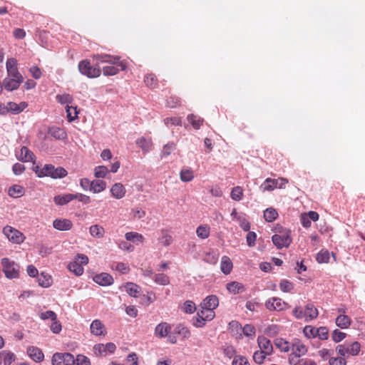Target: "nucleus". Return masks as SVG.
Returning a JSON list of instances; mask_svg holds the SVG:
<instances>
[{
	"instance_id": "nucleus-63",
	"label": "nucleus",
	"mask_w": 365,
	"mask_h": 365,
	"mask_svg": "<svg viewBox=\"0 0 365 365\" xmlns=\"http://www.w3.org/2000/svg\"><path fill=\"white\" fill-rule=\"evenodd\" d=\"M316 330H317V329L312 326H306L304 328L303 332L305 336H307V338H314L316 337Z\"/></svg>"
},
{
	"instance_id": "nucleus-11",
	"label": "nucleus",
	"mask_w": 365,
	"mask_h": 365,
	"mask_svg": "<svg viewBox=\"0 0 365 365\" xmlns=\"http://www.w3.org/2000/svg\"><path fill=\"white\" fill-rule=\"evenodd\" d=\"M52 365H74V356L70 353H55L51 359Z\"/></svg>"
},
{
	"instance_id": "nucleus-52",
	"label": "nucleus",
	"mask_w": 365,
	"mask_h": 365,
	"mask_svg": "<svg viewBox=\"0 0 365 365\" xmlns=\"http://www.w3.org/2000/svg\"><path fill=\"white\" fill-rule=\"evenodd\" d=\"M176 149V145L174 143H168L164 145L161 151V158L168 157Z\"/></svg>"
},
{
	"instance_id": "nucleus-29",
	"label": "nucleus",
	"mask_w": 365,
	"mask_h": 365,
	"mask_svg": "<svg viewBox=\"0 0 365 365\" xmlns=\"http://www.w3.org/2000/svg\"><path fill=\"white\" fill-rule=\"evenodd\" d=\"M105 229L100 225H93L89 227L90 235L95 238H102L105 235Z\"/></svg>"
},
{
	"instance_id": "nucleus-62",
	"label": "nucleus",
	"mask_w": 365,
	"mask_h": 365,
	"mask_svg": "<svg viewBox=\"0 0 365 365\" xmlns=\"http://www.w3.org/2000/svg\"><path fill=\"white\" fill-rule=\"evenodd\" d=\"M289 362L292 365H307L308 361L305 359H300V357L289 356Z\"/></svg>"
},
{
	"instance_id": "nucleus-44",
	"label": "nucleus",
	"mask_w": 365,
	"mask_h": 365,
	"mask_svg": "<svg viewBox=\"0 0 365 365\" xmlns=\"http://www.w3.org/2000/svg\"><path fill=\"white\" fill-rule=\"evenodd\" d=\"M125 291L126 292L133 297H137L138 294L139 293V286L137 284L132 283V282H128L125 285Z\"/></svg>"
},
{
	"instance_id": "nucleus-38",
	"label": "nucleus",
	"mask_w": 365,
	"mask_h": 365,
	"mask_svg": "<svg viewBox=\"0 0 365 365\" xmlns=\"http://www.w3.org/2000/svg\"><path fill=\"white\" fill-rule=\"evenodd\" d=\"M1 359L4 362V365H11L16 359L14 354L10 351H1Z\"/></svg>"
},
{
	"instance_id": "nucleus-42",
	"label": "nucleus",
	"mask_w": 365,
	"mask_h": 365,
	"mask_svg": "<svg viewBox=\"0 0 365 365\" xmlns=\"http://www.w3.org/2000/svg\"><path fill=\"white\" fill-rule=\"evenodd\" d=\"M144 82L145 85L150 88H156L158 83L157 77L153 73L147 74L145 76Z\"/></svg>"
},
{
	"instance_id": "nucleus-35",
	"label": "nucleus",
	"mask_w": 365,
	"mask_h": 365,
	"mask_svg": "<svg viewBox=\"0 0 365 365\" xmlns=\"http://www.w3.org/2000/svg\"><path fill=\"white\" fill-rule=\"evenodd\" d=\"M25 193L24 188L19 185H14L11 186L8 191V194L10 197L17 198L23 196Z\"/></svg>"
},
{
	"instance_id": "nucleus-61",
	"label": "nucleus",
	"mask_w": 365,
	"mask_h": 365,
	"mask_svg": "<svg viewBox=\"0 0 365 365\" xmlns=\"http://www.w3.org/2000/svg\"><path fill=\"white\" fill-rule=\"evenodd\" d=\"M74 365H90L91 364L89 359L81 354L77 355L76 359H74Z\"/></svg>"
},
{
	"instance_id": "nucleus-36",
	"label": "nucleus",
	"mask_w": 365,
	"mask_h": 365,
	"mask_svg": "<svg viewBox=\"0 0 365 365\" xmlns=\"http://www.w3.org/2000/svg\"><path fill=\"white\" fill-rule=\"evenodd\" d=\"M125 237L126 240L131 241L137 245L142 243L144 241V237L141 234L135 232H129L125 233Z\"/></svg>"
},
{
	"instance_id": "nucleus-45",
	"label": "nucleus",
	"mask_w": 365,
	"mask_h": 365,
	"mask_svg": "<svg viewBox=\"0 0 365 365\" xmlns=\"http://www.w3.org/2000/svg\"><path fill=\"white\" fill-rule=\"evenodd\" d=\"M50 133L51 135L58 140H63L66 138V131L58 127H53L50 129Z\"/></svg>"
},
{
	"instance_id": "nucleus-3",
	"label": "nucleus",
	"mask_w": 365,
	"mask_h": 365,
	"mask_svg": "<svg viewBox=\"0 0 365 365\" xmlns=\"http://www.w3.org/2000/svg\"><path fill=\"white\" fill-rule=\"evenodd\" d=\"M2 270L5 277L8 279H18L20 276V267L14 261L7 257L2 258L1 260Z\"/></svg>"
},
{
	"instance_id": "nucleus-26",
	"label": "nucleus",
	"mask_w": 365,
	"mask_h": 365,
	"mask_svg": "<svg viewBox=\"0 0 365 365\" xmlns=\"http://www.w3.org/2000/svg\"><path fill=\"white\" fill-rule=\"evenodd\" d=\"M175 336L176 334L180 336L182 339H188L191 336V332L190 329L182 324H178L173 332Z\"/></svg>"
},
{
	"instance_id": "nucleus-28",
	"label": "nucleus",
	"mask_w": 365,
	"mask_h": 365,
	"mask_svg": "<svg viewBox=\"0 0 365 365\" xmlns=\"http://www.w3.org/2000/svg\"><path fill=\"white\" fill-rule=\"evenodd\" d=\"M227 289L233 294H237L245 291L244 285L238 282H232L227 284Z\"/></svg>"
},
{
	"instance_id": "nucleus-12",
	"label": "nucleus",
	"mask_w": 365,
	"mask_h": 365,
	"mask_svg": "<svg viewBox=\"0 0 365 365\" xmlns=\"http://www.w3.org/2000/svg\"><path fill=\"white\" fill-rule=\"evenodd\" d=\"M265 307L269 311H283L287 309L289 306L287 302L279 297H272L265 302Z\"/></svg>"
},
{
	"instance_id": "nucleus-49",
	"label": "nucleus",
	"mask_w": 365,
	"mask_h": 365,
	"mask_svg": "<svg viewBox=\"0 0 365 365\" xmlns=\"http://www.w3.org/2000/svg\"><path fill=\"white\" fill-rule=\"evenodd\" d=\"M294 287V284L288 279H282L279 282V288L283 292H291Z\"/></svg>"
},
{
	"instance_id": "nucleus-17",
	"label": "nucleus",
	"mask_w": 365,
	"mask_h": 365,
	"mask_svg": "<svg viewBox=\"0 0 365 365\" xmlns=\"http://www.w3.org/2000/svg\"><path fill=\"white\" fill-rule=\"evenodd\" d=\"M91 332L95 336H105L106 329L103 324L98 319L93 320L90 327Z\"/></svg>"
},
{
	"instance_id": "nucleus-54",
	"label": "nucleus",
	"mask_w": 365,
	"mask_h": 365,
	"mask_svg": "<svg viewBox=\"0 0 365 365\" xmlns=\"http://www.w3.org/2000/svg\"><path fill=\"white\" fill-rule=\"evenodd\" d=\"M277 216V212L273 208H268L264 212V217L267 222L274 221Z\"/></svg>"
},
{
	"instance_id": "nucleus-56",
	"label": "nucleus",
	"mask_w": 365,
	"mask_h": 365,
	"mask_svg": "<svg viewBox=\"0 0 365 365\" xmlns=\"http://www.w3.org/2000/svg\"><path fill=\"white\" fill-rule=\"evenodd\" d=\"M182 309L184 312L187 314H192L196 310V307L195 303L192 301L187 300L182 307Z\"/></svg>"
},
{
	"instance_id": "nucleus-27",
	"label": "nucleus",
	"mask_w": 365,
	"mask_h": 365,
	"mask_svg": "<svg viewBox=\"0 0 365 365\" xmlns=\"http://www.w3.org/2000/svg\"><path fill=\"white\" fill-rule=\"evenodd\" d=\"M274 345L280 351L289 352L291 351L292 342H289L282 338H277L274 340Z\"/></svg>"
},
{
	"instance_id": "nucleus-47",
	"label": "nucleus",
	"mask_w": 365,
	"mask_h": 365,
	"mask_svg": "<svg viewBox=\"0 0 365 365\" xmlns=\"http://www.w3.org/2000/svg\"><path fill=\"white\" fill-rule=\"evenodd\" d=\"M38 284L43 287H49L52 284V279L50 275L45 274L43 272L38 279Z\"/></svg>"
},
{
	"instance_id": "nucleus-30",
	"label": "nucleus",
	"mask_w": 365,
	"mask_h": 365,
	"mask_svg": "<svg viewBox=\"0 0 365 365\" xmlns=\"http://www.w3.org/2000/svg\"><path fill=\"white\" fill-rule=\"evenodd\" d=\"M194 172L190 168H183L180 173V178L181 181L187 182L194 179Z\"/></svg>"
},
{
	"instance_id": "nucleus-41",
	"label": "nucleus",
	"mask_w": 365,
	"mask_h": 365,
	"mask_svg": "<svg viewBox=\"0 0 365 365\" xmlns=\"http://www.w3.org/2000/svg\"><path fill=\"white\" fill-rule=\"evenodd\" d=\"M153 280L156 284L164 286L169 284L170 282V277L163 273L155 274Z\"/></svg>"
},
{
	"instance_id": "nucleus-37",
	"label": "nucleus",
	"mask_w": 365,
	"mask_h": 365,
	"mask_svg": "<svg viewBox=\"0 0 365 365\" xmlns=\"http://www.w3.org/2000/svg\"><path fill=\"white\" fill-rule=\"evenodd\" d=\"M106 188V182L102 180H93L91 191L93 193H99Z\"/></svg>"
},
{
	"instance_id": "nucleus-40",
	"label": "nucleus",
	"mask_w": 365,
	"mask_h": 365,
	"mask_svg": "<svg viewBox=\"0 0 365 365\" xmlns=\"http://www.w3.org/2000/svg\"><path fill=\"white\" fill-rule=\"evenodd\" d=\"M161 237L159 242L164 246H169L173 242V237L167 230L163 229L160 231Z\"/></svg>"
},
{
	"instance_id": "nucleus-31",
	"label": "nucleus",
	"mask_w": 365,
	"mask_h": 365,
	"mask_svg": "<svg viewBox=\"0 0 365 365\" xmlns=\"http://www.w3.org/2000/svg\"><path fill=\"white\" fill-rule=\"evenodd\" d=\"M19 159L25 162H34L35 155L27 147L23 146L21 149Z\"/></svg>"
},
{
	"instance_id": "nucleus-34",
	"label": "nucleus",
	"mask_w": 365,
	"mask_h": 365,
	"mask_svg": "<svg viewBox=\"0 0 365 365\" xmlns=\"http://www.w3.org/2000/svg\"><path fill=\"white\" fill-rule=\"evenodd\" d=\"M335 322L341 329H346L351 324V319L347 315L341 314L336 318Z\"/></svg>"
},
{
	"instance_id": "nucleus-7",
	"label": "nucleus",
	"mask_w": 365,
	"mask_h": 365,
	"mask_svg": "<svg viewBox=\"0 0 365 365\" xmlns=\"http://www.w3.org/2000/svg\"><path fill=\"white\" fill-rule=\"evenodd\" d=\"M78 71L83 75L89 78H94L99 77L101 73V69L98 66H93L90 61L83 60L78 63Z\"/></svg>"
},
{
	"instance_id": "nucleus-23",
	"label": "nucleus",
	"mask_w": 365,
	"mask_h": 365,
	"mask_svg": "<svg viewBox=\"0 0 365 365\" xmlns=\"http://www.w3.org/2000/svg\"><path fill=\"white\" fill-rule=\"evenodd\" d=\"M75 194L68 193L63 195H56L53 201L57 205L63 206L76 199Z\"/></svg>"
},
{
	"instance_id": "nucleus-6",
	"label": "nucleus",
	"mask_w": 365,
	"mask_h": 365,
	"mask_svg": "<svg viewBox=\"0 0 365 365\" xmlns=\"http://www.w3.org/2000/svg\"><path fill=\"white\" fill-rule=\"evenodd\" d=\"M361 349V345L358 341L351 343L345 342L336 346V351L343 357H349L351 356H356Z\"/></svg>"
},
{
	"instance_id": "nucleus-14",
	"label": "nucleus",
	"mask_w": 365,
	"mask_h": 365,
	"mask_svg": "<svg viewBox=\"0 0 365 365\" xmlns=\"http://www.w3.org/2000/svg\"><path fill=\"white\" fill-rule=\"evenodd\" d=\"M93 281L101 286H109L113 284L114 279L113 277L106 272H103L98 274H96L93 277Z\"/></svg>"
},
{
	"instance_id": "nucleus-55",
	"label": "nucleus",
	"mask_w": 365,
	"mask_h": 365,
	"mask_svg": "<svg viewBox=\"0 0 365 365\" xmlns=\"http://www.w3.org/2000/svg\"><path fill=\"white\" fill-rule=\"evenodd\" d=\"M231 198L236 201H240L243 196V190L241 187L237 186L232 188L230 193Z\"/></svg>"
},
{
	"instance_id": "nucleus-60",
	"label": "nucleus",
	"mask_w": 365,
	"mask_h": 365,
	"mask_svg": "<svg viewBox=\"0 0 365 365\" xmlns=\"http://www.w3.org/2000/svg\"><path fill=\"white\" fill-rule=\"evenodd\" d=\"M242 332L246 336L254 337L255 336L256 329L254 326L251 324H246L242 328Z\"/></svg>"
},
{
	"instance_id": "nucleus-32",
	"label": "nucleus",
	"mask_w": 365,
	"mask_h": 365,
	"mask_svg": "<svg viewBox=\"0 0 365 365\" xmlns=\"http://www.w3.org/2000/svg\"><path fill=\"white\" fill-rule=\"evenodd\" d=\"M68 269L76 276L82 275L84 272L83 266L76 259L68 264Z\"/></svg>"
},
{
	"instance_id": "nucleus-2",
	"label": "nucleus",
	"mask_w": 365,
	"mask_h": 365,
	"mask_svg": "<svg viewBox=\"0 0 365 365\" xmlns=\"http://www.w3.org/2000/svg\"><path fill=\"white\" fill-rule=\"evenodd\" d=\"M93 60L96 61L97 64L107 63L111 65H116L120 67L121 71L127 68V63L125 61H120V57L118 56H112L110 54H95L92 56Z\"/></svg>"
},
{
	"instance_id": "nucleus-10",
	"label": "nucleus",
	"mask_w": 365,
	"mask_h": 365,
	"mask_svg": "<svg viewBox=\"0 0 365 365\" xmlns=\"http://www.w3.org/2000/svg\"><path fill=\"white\" fill-rule=\"evenodd\" d=\"M289 232H290L288 230H284L280 232L279 234H275L272 236V242L278 249L288 247L290 245L292 238Z\"/></svg>"
},
{
	"instance_id": "nucleus-18",
	"label": "nucleus",
	"mask_w": 365,
	"mask_h": 365,
	"mask_svg": "<svg viewBox=\"0 0 365 365\" xmlns=\"http://www.w3.org/2000/svg\"><path fill=\"white\" fill-rule=\"evenodd\" d=\"M219 304V299L215 295L207 296L200 304V307L211 309L214 311Z\"/></svg>"
},
{
	"instance_id": "nucleus-39",
	"label": "nucleus",
	"mask_w": 365,
	"mask_h": 365,
	"mask_svg": "<svg viewBox=\"0 0 365 365\" xmlns=\"http://www.w3.org/2000/svg\"><path fill=\"white\" fill-rule=\"evenodd\" d=\"M210 227L207 225H202L197 227L196 234L200 239H207L210 236Z\"/></svg>"
},
{
	"instance_id": "nucleus-15",
	"label": "nucleus",
	"mask_w": 365,
	"mask_h": 365,
	"mask_svg": "<svg viewBox=\"0 0 365 365\" xmlns=\"http://www.w3.org/2000/svg\"><path fill=\"white\" fill-rule=\"evenodd\" d=\"M53 226L55 229L60 231H68L73 227V222L69 219L57 218L53 220Z\"/></svg>"
},
{
	"instance_id": "nucleus-33",
	"label": "nucleus",
	"mask_w": 365,
	"mask_h": 365,
	"mask_svg": "<svg viewBox=\"0 0 365 365\" xmlns=\"http://www.w3.org/2000/svg\"><path fill=\"white\" fill-rule=\"evenodd\" d=\"M136 144L139 146L144 153H148L151 150L152 140L150 138H145L144 137L140 138L136 140Z\"/></svg>"
},
{
	"instance_id": "nucleus-21",
	"label": "nucleus",
	"mask_w": 365,
	"mask_h": 365,
	"mask_svg": "<svg viewBox=\"0 0 365 365\" xmlns=\"http://www.w3.org/2000/svg\"><path fill=\"white\" fill-rule=\"evenodd\" d=\"M27 354L35 361L41 362L44 359L43 351L38 347L29 346L27 348Z\"/></svg>"
},
{
	"instance_id": "nucleus-19",
	"label": "nucleus",
	"mask_w": 365,
	"mask_h": 365,
	"mask_svg": "<svg viewBox=\"0 0 365 365\" xmlns=\"http://www.w3.org/2000/svg\"><path fill=\"white\" fill-rule=\"evenodd\" d=\"M110 192L114 198L120 200L125 197L126 190L123 184L117 182L111 187Z\"/></svg>"
},
{
	"instance_id": "nucleus-53",
	"label": "nucleus",
	"mask_w": 365,
	"mask_h": 365,
	"mask_svg": "<svg viewBox=\"0 0 365 365\" xmlns=\"http://www.w3.org/2000/svg\"><path fill=\"white\" fill-rule=\"evenodd\" d=\"M108 173V169L104 165H99L94 169V176L96 178H104Z\"/></svg>"
},
{
	"instance_id": "nucleus-48",
	"label": "nucleus",
	"mask_w": 365,
	"mask_h": 365,
	"mask_svg": "<svg viewBox=\"0 0 365 365\" xmlns=\"http://www.w3.org/2000/svg\"><path fill=\"white\" fill-rule=\"evenodd\" d=\"M118 66L116 65H111L110 66H106L102 68L101 71L103 72V75L106 76H115L116 75L119 69L118 68Z\"/></svg>"
},
{
	"instance_id": "nucleus-57",
	"label": "nucleus",
	"mask_w": 365,
	"mask_h": 365,
	"mask_svg": "<svg viewBox=\"0 0 365 365\" xmlns=\"http://www.w3.org/2000/svg\"><path fill=\"white\" fill-rule=\"evenodd\" d=\"M316 259L319 263H327L329 259V253L328 251H320L316 257Z\"/></svg>"
},
{
	"instance_id": "nucleus-22",
	"label": "nucleus",
	"mask_w": 365,
	"mask_h": 365,
	"mask_svg": "<svg viewBox=\"0 0 365 365\" xmlns=\"http://www.w3.org/2000/svg\"><path fill=\"white\" fill-rule=\"evenodd\" d=\"M24 79L21 78H6L4 80V86L6 90L11 91L17 89L20 84L23 82Z\"/></svg>"
},
{
	"instance_id": "nucleus-25",
	"label": "nucleus",
	"mask_w": 365,
	"mask_h": 365,
	"mask_svg": "<svg viewBox=\"0 0 365 365\" xmlns=\"http://www.w3.org/2000/svg\"><path fill=\"white\" fill-rule=\"evenodd\" d=\"M233 268V264L227 256H222L220 262V269L225 274H229Z\"/></svg>"
},
{
	"instance_id": "nucleus-9",
	"label": "nucleus",
	"mask_w": 365,
	"mask_h": 365,
	"mask_svg": "<svg viewBox=\"0 0 365 365\" xmlns=\"http://www.w3.org/2000/svg\"><path fill=\"white\" fill-rule=\"evenodd\" d=\"M3 233L14 244H21L26 239L25 235L21 232L9 225L4 227Z\"/></svg>"
},
{
	"instance_id": "nucleus-5",
	"label": "nucleus",
	"mask_w": 365,
	"mask_h": 365,
	"mask_svg": "<svg viewBox=\"0 0 365 365\" xmlns=\"http://www.w3.org/2000/svg\"><path fill=\"white\" fill-rule=\"evenodd\" d=\"M215 317V313L211 309L201 307L197 312V315L193 318L192 324L195 327H203L207 322L212 320Z\"/></svg>"
},
{
	"instance_id": "nucleus-4",
	"label": "nucleus",
	"mask_w": 365,
	"mask_h": 365,
	"mask_svg": "<svg viewBox=\"0 0 365 365\" xmlns=\"http://www.w3.org/2000/svg\"><path fill=\"white\" fill-rule=\"evenodd\" d=\"M171 325L167 322H161L155 328V336L159 338L168 337V341L175 344L178 341L177 336L171 333Z\"/></svg>"
},
{
	"instance_id": "nucleus-46",
	"label": "nucleus",
	"mask_w": 365,
	"mask_h": 365,
	"mask_svg": "<svg viewBox=\"0 0 365 365\" xmlns=\"http://www.w3.org/2000/svg\"><path fill=\"white\" fill-rule=\"evenodd\" d=\"M56 98L59 103L62 105L66 104V106L71 104L73 101L72 96L68 93L58 94Z\"/></svg>"
},
{
	"instance_id": "nucleus-50",
	"label": "nucleus",
	"mask_w": 365,
	"mask_h": 365,
	"mask_svg": "<svg viewBox=\"0 0 365 365\" xmlns=\"http://www.w3.org/2000/svg\"><path fill=\"white\" fill-rule=\"evenodd\" d=\"M270 354H265L263 351L262 350H257L256 351L254 354H253V360L255 363L258 364H262L264 363L266 357L267 356H269Z\"/></svg>"
},
{
	"instance_id": "nucleus-43",
	"label": "nucleus",
	"mask_w": 365,
	"mask_h": 365,
	"mask_svg": "<svg viewBox=\"0 0 365 365\" xmlns=\"http://www.w3.org/2000/svg\"><path fill=\"white\" fill-rule=\"evenodd\" d=\"M187 120L191 123L195 129H199L204 122V120L200 117L194 114L188 115Z\"/></svg>"
},
{
	"instance_id": "nucleus-8",
	"label": "nucleus",
	"mask_w": 365,
	"mask_h": 365,
	"mask_svg": "<svg viewBox=\"0 0 365 365\" xmlns=\"http://www.w3.org/2000/svg\"><path fill=\"white\" fill-rule=\"evenodd\" d=\"M288 183V180L284 178H279L277 179L267 178L260 185L262 191H272L275 188L283 189Z\"/></svg>"
},
{
	"instance_id": "nucleus-1",
	"label": "nucleus",
	"mask_w": 365,
	"mask_h": 365,
	"mask_svg": "<svg viewBox=\"0 0 365 365\" xmlns=\"http://www.w3.org/2000/svg\"><path fill=\"white\" fill-rule=\"evenodd\" d=\"M33 170L38 178L51 177L57 179L63 178L68 175L67 170L63 167L55 168L51 164H46L42 168L36 165Z\"/></svg>"
},
{
	"instance_id": "nucleus-16",
	"label": "nucleus",
	"mask_w": 365,
	"mask_h": 365,
	"mask_svg": "<svg viewBox=\"0 0 365 365\" xmlns=\"http://www.w3.org/2000/svg\"><path fill=\"white\" fill-rule=\"evenodd\" d=\"M257 344L260 350L263 351L265 354H272L273 346L269 339L264 336H259L257 338Z\"/></svg>"
},
{
	"instance_id": "nucleus-13",
	"label": "nucleus",
	"mask_w": 365,
	"mask_h": 365,
	"mask_svg": "<svg viewBox=\"0 0 365 365\" xmlns=\"http://www.w3.org/2000/svg\"><path fill=\"white\" fill-rule=\"evenodd\" d=\"M307 346L299 339H294L292 341L291 351L289 356L301 357L307 354Z\"/></svg>"
},
{
	"instance_id": "nucleus-51",
	"label": "nucleus",
	"mask_w": 365,
	"mask_h": 365,
	"mask_svg": "<svg viewBox=\"0 0 365 365\" xmlns=\"http://www.w3.org/2000/svg\"><path fill=\"white\" fill-rule=\"evenodd\" d=\"M66 113H67V118L69 122H71L78 118V112L77 110V107L72 106H66Z\"/></svg>"
},
{
	"instance_id": "nucleus-59",
	"label": "nucleus",
	"mask_w": 365,
	"mask_h": 365,
	"mask_svg": "<svg viewBox=\"0 0 365 365\" xmlns=\"http://www.w3.org/2000/svg\"><path fill=\"white\" fill-rule=\"evenodd\" d=\"M232 365H250L247 359L245 356L239 355L235 356L232 362Z\"/></svg>"
},
{
	"instance_id": "nucleus-58",
	"label": "nucleus",
	"mask_w": 365,
	"mask_h": 365,
	"mask_svg": "<svg viewBox=\"0 0 365 365\" xmlns=\"http://www.w3.org/2000/svg\"><path fill=\"white\" fill-rule=\"evenodd\" d=\"M316 337L317 336L321 340L327 339L329 331L327 327H321L319 328H317V330H316Z\"/></svg>"
},
{
	"instance_id": "nucleus-20",
	"label": "nucleus",
	"mask_w": 365,
	"mask_h": 365,
	"mask_svg": "<svg viewBox=\"0 0 365 365\" xmlns=\"http://www.w3.org/2000/svg\"><path fill=\"white\" fill-rule=\"evenodd\" d=\"M304 320L306 322L316 319L318 317L319 312L315 306L312 304H307L304 310Z\"/></svg>"
},
{
	"instance_id": "nucleus-64",
	"label": "nucleus",
	"mask_w": 365,
	"mask_h": 365,
	"mask_svg": "<svg viewBox=\"0 0 365 365\" xmlns=\"http://www.w3.org/2000/svg\"><path fill=\"white\" fill-rule=\"evenodd\" d=\"M331 337L334 341L339 342L346 337V334L339 331V329H335L332 332Z\"/></svg>"
},
{
	"instance_id": "nucleus-24",
	"label": "nucleus",
	"mask_w": 365,
	"mask_h": 365,
	"mask_svg": "<svg viewBox=\"0 0 365 365\" xmlns=\"http://www.w3.org/2000/svg\"><path fill=\"white\" fill-rule=\"evenodd\" d=\"M27 106L28 104L26 102H21L19 104L14 102H9L6 104V108H8V113L11 112L14 114H18L22 112Z\"/></svg>"
}]
</instances>
